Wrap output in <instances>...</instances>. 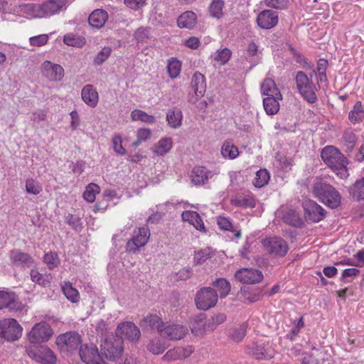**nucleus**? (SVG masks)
<instances>
[{"instance_id": "obj_1", "label": "nucleus", "mask_w": 364, "mask_h": 364, "mask_svg": "<svg viewBox=\"0 0 364 364\" xmlns=\"http://www.w3.org/2000/svg\"><path fill=\"white\" fill-rule=\"evenodd\" d=\"M321 157L325 164L340 178L345 179L349 176L347 165L348 159L333 146L324 147L321 152Z\"/></svg>"}, {"instance_id": "obj_2", "label": "nucleus", "mask_w": 364, "mask_h": 364, "mask_svg": "<svg viewBox=\"0 0 364 364\" xmlns=\"http://www.w3.org/2000/svg\"><path fill=\"white\" fill-rule=\"evenodd\" d=\"M151 328H156L162 337L170 341L183 339L188 333V328L178 320H145Z\"/></svg>"}, {"instance_id": "obj_3", "label": "nucleus", "mask_w": 364, "mask_h": 364, "mask_svg": "<svg viewBox=\"0 0 364 364\" xmlns=\"http://www.w3.org/2000/svg\"><path fill=\"white\" fill-rule=\"evenodd\" d=\"M312 191L317 198L332 209L338 208L341 203L339 192L326 182H316L312 186Z\"/></svg>"}, {"instance_id": "obj_4", "label": "nucleus", "mask_w": 364, "mask_h": 364, "mask_svg": "<svg viewBox=\"0 0 364 364\" xmlns=\"http://www.w3.org/2000/svg\"><path fill=\"white\" fill-rule=\"evenodd\" d=\"M101 353L108 360H116L124 350V341L116 335H107L100 344Z\"/></svg>"}, {"instance_id": "obj_5", "label": "nucleus", "mask_w": 364, "mask_h": 364, "mask_svg": "<svg viewBox=\"0 0 364 364\" xmlns=\"http://www.w3.org/2000/svg\"><path fill=\"white\" fill-rule=\"evenodd\" d=\"M4 309L18 316H24L28 307L18 300L15 293L0 291V310Z\"/></svg>"}, {"instance_id": "obj_6", "label": "nucleus", "mask_w": 364, "mask_h": 364, "mask_svg": "<svg viewBox=\"0 0 364 364\" xmlns=\"http://www.w3.org/2000/svg\"><path fill=\"white\" fill-rule=\"evenodd\" d=\"M296 88L300 95L309 103H314L317 100L316 85L310 81L309 77L303 71H299L296 75Z\"/></svg>"}, {"instance_id": "obj_7", "label": "nucleus", "mask_w": 364, "mask_h": 364, "mask_svg": "<svg viewBox=\"0 0 364 364\" xmlns=\"http://www.w3.org/2000/svg\"><path fill=\"white\" fill-rule=\"evenodd\" d=\"M218 300L217 291L210 287H203L197 293L195 302L198 309L208 310L215 306Z\"/></svg>"}, {"instance_id": "obj_8", "label": "nucleus", "mask_w": 364, "mask_h": 364, "mask_svg": "<svg viewBox=\"0 0 364 364\" xmlns=\"http://www.w3.org/2000/svg\"><path fill=\"white\" fill-rule=\"evenodd\" d=\"M23 328L17 320H0V336L6 341L18 340L22 335Z\"/></svg>"}, {"instance_id": "obj_9", "label": "nucleus", "mask_w": 364, "mask_h": 364, "mask_svg": "<svg viewBox=\"0 0 364 364\" xmlns=\"http://www.w3.org/2000/svg\"><path fill=\"white\" fill-rule=\"evenodd\" d=\"M53 334V330L45 321L36 323L28 334L31 343H43L48 341Z\"/></svg>"}, {"instance_id": "obj_10", "label": "nucleus", "mask_w": 364, "mask_h": 364, "mask_svg": "<svg viewBox=\"0 0 364 364\" xmlns=\"http://www.w3.org/2000/svg\"><path fill=\"white\" fill-rule=\"evenodd\" d=\"M26 353L31 358L42 364H54L56 360L54 353L47 346L27 348Z\"/></svg>"}, {"instance_id": "obj_11", "label": "nucleus", "mask_w": 364, "mask_h": 364, "mask_svg": "<svg viewBox=\"0 0 364 364\" xmlns=\"http://www.w3.org/2000/svg\"><path fill=\"white\" fill-rule=\"evenodd\" d=\"M55 343L61 351L71 352L77 349L81 340L78 333L67 332L58 336Z\"/></svg>"}, {"instance_id": "obj_12", "label": "nucleus", "mask_w": 364, "mask_h": 364, "mask_svg": "<svg viewBox=\"0 0 364 364\" xmlns=\"http://www.w3.org/2000/svg\"><path fill=\"white\" fill-rule=\"evenodd\" d=\"M266 250L272 255L284 257L289 250L287 242L281 237H274L263 241Z\"/></svg>"}, {"instance_id": "obj_13", "label": "nucleus", "mask_w": 364, "mask_h": 364, "mask_svg": "<svg viewBox=\"0 0 364 364\" xmlns=\"http://www.w3.org/2000/svg\"><path fill=\"white\" fill-rule=\"evenodd\" d=\"M68 0H48L40 4V14L38 18H46L59 13L65 9L68 4Z\"/></svg>"}, {"instance_id": "obj_14", "label": "nucleus", "mask_w": 364, "mask_h": 364, "mask_svg": "<svg viewBox=\"0 0 364 364\" xmlns=\"http://www.w3.org/2000/svg\"><path fill=\"white\" fill-rule=\"evenodd\" d=\"M150 237V230L147 226L139 228L137 234L134 235L127 243L126 248L128 252H136L139 248L148 242Z\"/></svg>"}, {"instance_id": "obj_15", "label": "nucleus", "mask_w": 364, "mask_h": 364, "mask_svg": "<svg viewBox=\"0 0 364 364\" xmlns=\"http://www.w3.org/2000/svg\"><path fill=\"white\" fill-rule=\"evenodd\" d=\"M235 279L243 284H257L263 279L262 272L257 269L242 268L235 273Z\"/></svg>"}, {"instance_id": "obj_16", "label": "nucleus", "mask_w": 364, "mask_h": 364, "mask_svg": "<svg viewBox=\"0 0 364 364\" xmlns=\"http://www.w3.org/2000/svg\"><path fill=\"white\" fill-rule=\"evenodd\" d=\"M303 208L306 218L314 223L322 220L326 215L325 210L314 200L304 201Z\"/></svg>"}, {"instance_id": "obj_17", "label": "nucleus", "mask_w": 364, "mask_h": 364, "mask_svg": "<svg viewBox=\"0 0 364 364\" xmlns=\"http://www.w3.org/2000/svg\"><path fill=\"white\" fill-rule=\"evenodd\" d=\"M119 337L126 338L130 341H136L141 337L139 328L131 321H125L120 323L117 328V333Z\"/></svg>"}, {"instance_id": "obj_18", "label": "nucleus", "mask_w": 364, "mask_h": 364, "mask_svg": "<svg viewBox=\"0 0 364 364\" xmlns=\"http://www.w3.org/2000/svg\"><path fill=\"white\" fill-rule=\"evenodd\" d=\"M42 73L43 76L50 81H60L64 76L63 68L48 60L43 63Z\"/></svg>"}, {"instance_id": "obj_19", "label": "nucleus", "mask_w": 364, "mask_h": 364, "mask_svg": "<svg viewBox=\"0 0 364 364\" xmlns=\"http://www.w3.org/2000/svg\"><path fill=\"white\" fill-rule=\"evenodd\" d=\"M79 355L85 364H95L101 359L98 349L94 345H83L80 346Z\"/></svg>"}, {"instance_id": "obj_20", "label": "nucleus", "mask_w": 364, "mask_h": 364, "mask_svg": "<svg viewBox=\"0 0 364 364\" xmlns=\"http://www.w3.org/2000/svg\"><path fill=\"white\" fill-rule=\"evenodd\" d=\"M258 26L263 29H270L278 23V14L272 10L260 12L257 18Z\"/></svg>"}, {"instance_id": "obj_21", "label": "nucleus", "mask_w": 364, "mask_h": 364, "mask_svg": "<svg viewBox=\"0 0 364 364\" xmlns=\"http://www.w3.org/2000/svg\"><path fill=\"white\" fill-rule=\"evenodd\" d=\"M11 262L16 266L31 267L33 264V259L28 253L23 252L19 250H13L9 255Z\"/></svg>"}, {"instance_id": "obj_22", "label": "nucleus", "mask_w": 364, "mask_h": 364, "mask_svg": "<svg viewBox=\"0 0 364 364\" xmlns=\"http://www.w3.org/2000/svg\"><path fill=\"white\" fill-rule=\"evenodd\" d=\"M208 323V320H193V322L190 324V328L192 333L196 336H202L207 331H213L216 326L221 323V322H218L215 323L214 322Z\"/></svg>"}, {"instance_id": "obj_23", "label": "nucleus", "mask_w": 364, "mask_h": 364, "mask_svg": "<svg viewBox=\"0 0 364 364\" xmlns=\"http://www.w3.org/2000/svg\"><path fill=\"white\" fill-rule=\"evenodd\" d=\"M211 177V172L204 166H196L191 172V181L196 186L206 183Z\"/></svg>"}, {"instance_id": "obj_24", "label": "nucleus", "mask_w": 364, "mask_h": 364, "mask_svg": "<svg viewBox=\"0 0 364 364\" xmlns=\"http://www.w3.org/2000/svg\"><path fill=\"white\" fill-rule=\"evenodd\" d=\"M261 92L265 97L282 99V95L275 82L271 78H266L260 87Z\"/></svg>"}, {"instance_id": "obj_25", "label": "nucleus", "mask_w": 364, "mask_h": 364, "mask_svg": "<svg viewBox=\"0 0 364 364\" xmlns=\"http://www.w3.org/2000/svg\"><path fill=\"white\" fill-rule=\"evenodd\" d=\"M83 102L91 107H95L98 103L99 95L92 85H86L81 91Z\"/></svg>"}, {"instance_id": "obj_26", "label": "nucleus", "mask_w": 364, "mask_h": 364, "mask_svg": "<svg viewBox=\"0 0 364 364\" xmlns=\"http://www.w3.org/2000/svg\"><path fill=\"white\" fill-rule=\"evenodd\" d=\"M108 18L107 13L102 9L95 10L89 16V23L95 28L102 27Z\"/></svg>"}, {"instance_id": "obj_27", "label": "nucleus", "mask_w": 364, "mask_h": 364, "mask_svg": "<svg viewBox=\"0 0 364 364\" xmlns=\"http://www.w3.org/2000/svg\"><path fill=\"white\" fill-rule=\"evenodd\" d=\"M191 87L197 97L203 96L206 90V82L204 75L196 73L192 77Z\"/></svg>"}, {"instance_id": "obj_28", "label": "nucleus", "mask_w": 364, "mask_h": 364, "mask_svg": "<svg viewBox=\"0 0 364 364\" xmlns=\"http://www.w3.org/2000/svg\"><path fill=\"white\" fill-rule=\"evenodd\" d=\"M283 211L282 218L284 223L294 227L301 226L303 222L299 213L291 208H286Z\"/></svg>"}, {"instance_id": "obj_29", "label": "nucleus", "mask_w": 364, "mask_h": 364, "mask_svg": "<svg viewBox=\"0 0 364 364\" xmlns=\"http://www.w3.org/2000/svg\"><path fill=\"white\" fill-rule=\"evenodd\" d=\"M196 15L193 11H186L178 18V26L180 28H193L196 23Z\"/></svg>"}, {"instance_id": "obj_30", "label": "nucleus", "mask_w": 364, "mask_h": 364, "mask_svg": "<svg viewBox=\"0 0 364 364\" xmlns=\"http://www.w3.org/2000/svg\"><path fill=\"white\" fill-rule=\"evenodd\" d=\"M40 4H23L16 6L14 12L20 14H26L32 17L38 18L37 14H40Z\"/></svg>"}, {"instance_id": "obj_31", "label": "nucleus", "mask_w": 364, "mask_h": 364, "mask_svg": "<svg viewBox=\"0 0 364 364\" xmlns=\"http://www.w3.org/2000/svg\"><path fill=\"white\" fill-rule=\"evenodd\" d=\"M240 294L244 301L250 304L260 300L262 296L261 291L247 287L241 288Z\"/></svg>"}, {"instance_id": "obj_32", "label": "nucleus", "mask_w": 364, "mask_h": 364, "mask_svg": "<svg viewBox=\"0 0 364 364\" xmlns=\"http://www.w3.org/2000/svg\"><path fill=\"white\" fill-rule=\"evenodd\" d=\"M282 99L264 97L262 100L264 111L268 115L276 114L279 110V101Z\"/></svg>"}, {"instance_id": "obj_33", "label": "nucleus", "mask_w": 364, "mask_h": 364, "mask_svg": "<svg viewBox=\"0 0 364 364\" xmlns=\"http://www.w3.org/2000/svg\"><path fill=\"white\" fill-rule=\"evenodd\" d=\"M171 138L165 137L159 141V142L152 148V151L157 156H163L168 153L172 147Z\"/></svg>"}, {"instance_id": "obj_34", "label": "nucleus", "mask_w": 364, "mask_h": 364, "mask_svg": "<svg viewBox=\"0 0 364 364\" xmlns=\"http://www.w3.org/2000/svg\"><path fill=\"white\" fill-rule=\"evenodd\" d=\"M182 112L178 108L169 109L166 113V120L170 127L178 128L181 125Z\"/></svg>"}, {"instance_id": "obj_35", "label": "nucleus", "mask_w": 364, "mask_h": 364, "mask_svg": "<svg viewBox=\"0 0 364 364\" xmlns=\"http://www.w3.org/2000/svg\"><path fill=\"white\" fill-rule=\"evenodd\" d=\"M212 286L215 288L220 298H224L228 295L231 289L230 282L225 278H218L212 283Z\"/></svg>"}, {"instance_id": "obj_36", "label": "nucleus", "mask_w": 364, "mask_h": 364, "mask_svg": "<svg viewBox=\"0 0 364 364\" xmlns=\"http://www.w3.org/2000/svg\"><path fill=\"white\" fill-rule=\"evenodd\" d=\"M349 193L356 200H364V178L356 181L350 187Z\"/></svg>"}, {"instance_id": "obj_37", "label": "nucleus", "mask_w": 364, "mask_h": 364, "mask_svg": "<svg viewBox=\"0 0 364 364\" xmlns=\"http://www.w3.org/2000/svg\"><path fill=\"white\" fill-rule=\"evenodd\" d=\"M248 326L247 322H243L238 327H234L229 331V337L235 342H240L246 335Z\"/></svg>"}, {"instance_id": "obj_38", "label": "nucleus", "mask_w": 364, "mask_h": 364, "mask_svg": "<svg viewBox=\"0 0 364 364\" xmlns=\"http://www.w3.org/2000/svg\"><path fill=\"white\" fill-rule=\"evenodd\" d=\"M364 118V109L362 107V103L360 101H357L353 109L349 112L348 119L353 123H358Z\"/></svg>"}, {"instance_id": "obj_39", "label": "nucleus", "mask_w": 364, "mask_h": 364, "mask_svg": "<svg viewBox=\"0 0 364 364\" xmlns=\"http://www.w3.org/2000/svg\"><path fill=\"white\" fill-rule=\"evenodd\" d=\"M131 117L133 121H141L148 124H153L156 122L154 116L148 114L140 109L133 110L131 113Z\"/></svg>"}, {"instance_id": "obj_40", "label": "nucleus", "mask_w": 364, "mask_h": 364, "mask_svg": "<svg viewBox=\"0 0 364 364\" xmlns=\"http://www.w3.org/2000/svg\"><path fill=\"white\" fill-rule=\"evenodd\" d=\"M167 71L171 78L177 77L181 71V63L176 58H171L168 61Z\"/></svg>"}, {"instance_id": "obj_41", "label": "nucleus", "mask_w": 364, "mask_h": 364, "mask_svg": "<svg viewBox=\"0 0 364 364\" xmlns=\"http://www.w3.org/2000/svg\"><path fill=\"white\" fill-rule=\"evenodd\" d=\"M221 154L224 158L235 159L238 154V149L230 141H225L221 147Z\"/></svg>"}, {"instance_id": "obj_42", "label": "nucleus", "mask_w": 364, "mask_h": 364, "mask_svg": "<svg viewBox=\"0 0 364 364\" xmlns=\"http://www.w3.org/2000/svg\"><path fill=\"white\" fill-rule=\"evenodd\" d=\"M62 290L68 300L75 303L79 299V293L70 282H65L62 287Z\"/></svg>"}, {"instance_id": "obj_43", "label": "nucleus", "mask_w": 364, "mask_h": 364, "mask_svg": "<svg viewBox=\"0 0 364 364\" xmlns=\"http://www.w3.org/2000/svg\"><path fill=\"white\" fill-rule=\"evenodd\" d=\"M269 179V173L266 169H260L256 173L253 180V185L257 188H262L266 185Z\"/></svg>"}, {"instance_id": "obj_44", "label": "nucleus", "mask_w": 364, "mask_h": 364, "mask_svg": "<svg viewBox=\"0 0 364 364\" xmlns=\"http://www.w3.org/2000/svg\"><path fill=\"white\" fill-rule=\"evenodd\" d=\"M224 6V2L223 0H213L209 7L210 15L217 18H220L223 16V8Z\"/></svg>"}, {"instance_id": "obj_45", "label": "nucleus", "mask_w": 364, "mask_h": 364, "mask_svg": "<svg viewBox=\"0 0 364 364\" xmlns=\"http://www.w3.org/2000/svg\"><path fill=\"white\" fill-rule=\"evenodd\" d=\"M147 349L153 354L159 355L166 350V346L160 339L156 338L149 341Z\"/></svg>"}, {"instance_id": "obj_46", "label": "nucleus", "mask_w": 364, "mask_h": 364, "mask_svg": "<svg viewBox=\"0 0 364 364\" xmlns=\"http://www.w3.org/2000/svg\"><path fill=\"white\" fill-rule=\"evenodd\" d=\"M100 192V187L95 183H90L83 193V197L89 203H92L95 200L96 193Z\"/></svg>"}, {"instance_id": "obj_47", "label": "nucleus", "mask_w": 364, "mask_h": 364, "mask_svg": "<svg viewBox=\"0 0 364 364\" xmlns=\"http://www.w3.org/2000/svg\"><path fill=\"white\" fill-rule=\"evenodd\" d=\"M26 190L28 193L38 195L42 191V186L38 181L28 178L26 181Z\"/></svg>"}, {"instance_id": "obj_48", "label": "nucleus", "mask_w": 364, "mask_h": 364, "mask_svg": "<svg viewBox=\"0 0 364 364\" xmlns=\"http://www.w3.org/2000/svg\"><path fill=\"white\" fill-rule=\"evenodd\" d=\"M43 261L47 264L49 269H53L60 263L58 254L55 252L46 253L43 257Z\"/></svg>"}, {"instance_id": "obj_49", "label": "nucleus", "mask_w": 364, "mask_h": 364, "mask_svg": "<svg viewBox=\"0 0 364 364\" xmlns=\"http://www.w3.org/2000/svg\"><path fill=\"white\" fill-rule=\"evenodd\" d=\"M343 139L345 144V146H346V149L348 151H351L357 141V137L355 134L350 130H348L344 132L343 135Z\"/></svg>"}, {"instance_id": "obj_50", "label": "nucleus", "mask_w": 364, "mask_h": 364, "mask_svg": "<svg viewBox=\"0 0 364 364\" xmlns=\"http://www.w3.org/2000/svg\"><path fill=\"white\" fill-rule=\"evenodd\" d=\"M231 51L230 49L225 48L220 50H218L216 55L214 56V60L219 63L220 65H225L231 56Z\"/></svg>"}, {"instance_id": "obj_51", "label": "nucleus", "mask_w": 364, "mask_h": 364, "mask_svg": "<svg viewBox=\"0 0 364 364\" xmlns=\"http://www.w3.org/2000/svg\"><path fill=\"white\" fill-rule=\"evenodd\" d=\"M30 275L31 280L36 284L46 287L50 283L48 279H46L44 276L40 274L36 269H31Z\"/></svg>"}, {"instance_id": "obj_52", "label": "nucleus", "mask_w": 364, "mask_h": 364, "mask_svg": "<svg viewBox=\"0 0 364 364\" xmlns=\"http://www.w3.org/2000/svg\"><path fill=\"white\" fill-rule=\"evenodd\" d=\"M112 50L109 47H105L100 50L94 59V63L100 65L102 64L110 55Z\"/></svg>"}, {"instance_id": "obj_53", "label": "nucleus", "mask_w": 364, "mask_h": 364, "mask_svg": "<svg viewBox=\"0 0 364 364\" xmlns=\"http://www.w3.org/2000/svg\"><path fill=\"white\" fill-rule=\"evenodd\" d=\"M85 39L77 38L72 34H68L64 36V43L70 46L81 47L85 44Z\"/></svg>"}, {"instance_id": "obj_54", "label": "nucleus", "mask_w": 364, "mask_h": 364, "mask_svg": "<svg viewBox=\"0 0 364 364\" xmlns=\"http://www.w3.org/2000/svg\"><path fill=\"white\" fill-rule=\"evenodd\" d=\"M149 38V29L148 28L140 27L134 33V38L137 43H144Z\"/></svg>"}, {"instance_id": "obj_55", "label": "nucleus", "mask_w": 364, "mask_h": 364, "mask_svg": "<svg viewBox=\"0 0 364 364\" xmlns=\"http://www.w3.org/2000/svg\"><path fill=\"white\" fill-rule=\"evenodd\" d=\"M217 223L221 230L235 232L233 225L228 218L219 216L217 218Z\"/></svg>"}, {"instance_id": "obj_56", "label": "nucleus", "mask_w": 364, "mask_h": 364, "mask_svg": "<svg viewBox=\"0 0 364 364\" xmlns=\"http://www.w3.org/2000/svg\"><path fill=\"white\" fill-rule=\"evenodd\" d=\"M267 6L275 9H284L287 7L289 0H264Z\"/></svg>"}, {"instance_id": "obj_57", "label": "nucleus", "mask_w": 364, "mask_h": 364, "mask_svg": "<svg viewBox=\"0 0 364 364\" xmlns=\"http://www.w3.org/2000/svg\"><path fill=\"white\" fill-rule=\"evenodd\" d=\"M113 149L115 152L120 155L126 154V149L122 146V137L119 135H115L112 139Z\"/></svg>"}, {"instance_id": "obj_58", "label": "nucleus", "mask_w": 364, "mask_h": 364, "mask_svg": "<svg viewBox=\"0 0 364 364\" xmlns=\"http://www.w3.org/2000/svg\"><path fill=\"white\" fill-rule=\"evenodd\" d=\"M67 223L73 227L75 230H80L81 226V220L79 217L75 216L72 214H68L66 216Z\"/></svg>"}, {"instance_id": "obj_59", "label": "nucleus", "mask_w": 364, "mask_h": 364, "mask_svg": "<svg viewBox=\"0 0 364 364\" xmlns=\"http://www.w3.org/2000/svg\"><path fill=\"white\" fill-rule=\"evenodd\" d=\"M48 37L47 35H39L37 36L30 38V43L34 46H41L45 45L48 41Z\"/></svg>"}, {"instance_id": "obj_60", "label": "nucleus", "mask_w": 364, "mask_h": 364, "mask_svg": "<svg viewBox=\"0 0 364 364\" xmlns=\"http://www.w3.org/2000/svg\"><path fill=\"white\" fill-rule=\"evenodd\" d=\"M303 320H298L296 323H295L294 326L291 328L289 333L287 335V337L290 340H294V338L297 336L299 330L304 326Z\"/></svg>"}, {"instance_id": "obj_61", "label": "nucleus", "mask_w": 364, "mask_h": 364, "mask_svg": "<svg viewBox=\"0 0 364 364\" xmlns=\"http://www.w3.org/2000/svg\"><path fill=\"white\" fill-rule=\"evenodd\" d=\"M191 224L197 230L201 232H206V229L205 228L203 220L199 214L197 215V218H194L193 220L191 223Z\"/></svg>"}, {"instance_id": "obj_62", "label": "nucleus", "mask_w": 364, "mask_h": 364, "mask_svg": "<svg viewBox=\"0 0 364 364\" xmlns=\"http://www.w3.org/2000/svg\"><path fill=\"white\" fill-rule=\"evenodd\" d=\"M46 119V112L42 109H38L32 114L31 120L39 123Z\"/></svg>"}, {"instance_id": "obj_63", "label": "nucleus", "mask_w": 364, "mask_h": 364, "mask_svg": "<svg viewBox=\"0 0 364 364\" xmlns=\"http://www.w3.org/2000/svg\"><path fill=\"white\" fill-rule=\"evenodd\" d=\"M208 258V254L204 250H200L195 254L194 262L196 264H201L205 262Z\"/></svg>"}, {"instance_id": "obj_64", "label": "nucleus", "mask_w": 364, "mask_h": 364, "mask_svg": "<svg viewBox=\"0 0 364 364\" xmlns=\"http://www.w3.org/2000/svg\"><path fill=\"white\" fill-rule=\"evenodd\" d=\"M151 130L149 129H139L137 130L136 136L139 140L145 141L151 138Z\"/></svg>"}]
</instances>
